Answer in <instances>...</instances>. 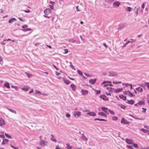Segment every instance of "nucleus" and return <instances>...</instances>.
I'll use <instances>...</instances> for the list:
<instances>
[{
	"instance_id": "obj_1",
	"label": "nucleus",
	"mask_w": 149,
	"mask_h": 149,
	"mask_svg": "<svg viewBox=\"0 0 149 149\" xmlns=\"http://www.w3.org/2000/svg\"><path fill=\"white\" fill-rule=\"evenodd\" d=\"M51 12L52 10L50 8H47L44 11V12L46 15H44V16L45 17L48 18H49L50 16H48V15L49 14H51Z\"/></svg>"
},
{
	"instance_id": "obj_2",
	"label": "nucleus",
	"mask_w": 149,
	"mask_h": 149,
	"mask_svg": "<svg viewBox=\"0 0 149 149\" xmlns=\"http://www.w3.org/2000/svg\"><path fill=\"white\" fill-rule=\"evenodd\" d=\"M81 113L80 111H75L74 112V116L75 117L77 118L81 115Z\"/></svg>"
},
{
	"instance_id": "obj_3",
	"label": "nucleus",
	"mask_w": 149,
	"mask_h": 149,
	"mask_svg": "<svg viewBox=\"0 0 149 149\" xmlns=\"http://www.w3.org/2000/svg\"><path fill=\"white\" fill-rule=\"evenodd\" d=\"M120 4V2L117 1L114 2L113 4V6L114 8L118 7Z\"/></svg>"
},
{
	"instance_id": "obj_4",
	"label": "nucleus",
	"mask_w": 149,
	"mask_h": 149,
	"mask_svg": "<svg viewBox=\"0 0 149 149\" xmlns=\"http://www.w3.org/2000/svg\"><path fill=\"white\" fill-rule=\"evenodd\" d=\"M47 142L43 140H42V139L40 140V144L41 146H44L45 145H47Z\"/></svg>"
},
{
	"instance_id": "obj_5",
	"label": "nucleus",
	"mask_w": 149,
	"mask_h": 149,
	"mask_svg": "<svg viewBox=\"0 0 149 149\" xmlns=\"http://www.w3.org/2000/svg\"><path fill=\"white\" fill-rule=\"evenodd\" d=\"M129 122L127 121L124 118H123L121 119V123L125 124H128L129 123Z\"/></svg>"
},
{
	"instance_id": "obj_6",
	"label": "nucleus",
	"mask_w": 149,
	"mask_h": 149,
	"mask_svg": "<svg viewBox=\"0 0 149 149\" xmlns=\"http://www.w3.org/2000/svg\"><path fill=\"white\" fill-rule=\"evenodd\" d=\"M4 124L5 122L4 120L1 118L0 119V125L1 127H3L4 126Z\"/></svg>"
},
{
	"instance_id": "obj_7",
	"label": "nucleus",
	"mask_w": 149,
	"mask_h": 149,
	"mask_svg": "<svg viewBox=\"0 0 149 149\" xmlns=\"http://www.w3.org/2000/svg\"><path fill=\"white\" fill-rule=\"evenodd\" d=\"M109 75L110 77H114L117 76V74L111 71L109 72Z\"/></svg>"
},
{
	"instance_id": "obj_8",
	"label": "nucleus",
	"mask_w": 149,
	"mask_h": 149,
	"mask_svg": "<svg viewBox=\"0 0 149 149\" xmlns=\"http://www.w3.org/2000/svg\"><path fill=\"white\" fill-rule=\"evenodd\" d=\"M62 79L64 82L66 84L68 85L71 82L70 81L68 80H67V79H65L64 78H62Z\"/></svg>"
},
{
	"instance_id": "obj_9",
	"label": "nucleus",
	"mask_w": 149,
	"mask_h": 149,
	"mask_svg": "<svg viewBox=\"0 0 149 149\" xmlns=\"http://www.w3.org/2000/svg\"><path fill=\"white\" fill-rule=\"evenodd\" d=\"M87 114L92 116H95L96 115V114L94 112H90L87 113Z\"/></svg>"
},
{
	"instance_id": "obj_10",
	"label": "nucleus",
	"mask_w": 149,
	"mask_h": 149,
	"mask_svg": "<svg viewBox=\"0 0 149 149\" xmlns=\"http://www.w3.org/2000/svg\"><path fill=\"white\" fill-rule=\"evenodd\" d=\"M96 79H91L89 80V83L92 84H94L95 82Z\"/></svg>"
},
{
	"instance_id": "obj_11",
	"label": "nucleus",
	"mask_w": 149,
	"mask_h": 149,
	"mask_svg": "<svg viewBox=\"0 0 149 149\" xmlns=\"http://www.w3.org/2000/svg\"><path fill=\"white\" fill-rule=\"evenodd\" d=\"M17 20V19L14 18H12L10 19L8 21V22L9 23H11L14 22L16 21Z\"/></svg>"
},
{
	"instance_id": "obj_12",
	"label": "nucleus",
	"mask_w": 149,
	"mask_h": 149,
	"mask_svg": "<svg viewBox=\"0 0 149 149\" xmlns=\"http://www.w3.org/2000/svg\"><path fill=\"white\" fill-rule=\"evenodd\" d=\"M134 101L133 100H127V103L131 104H133L134 103Z\"/></svg>"
},
{
	"instance_id": "obj_13",
	"label": "nucleus",
	"mask_w": 149,
	"mask_h": 149,
	"mask_svg": "<svg viewBox=\"0 0 149 149\" xmlns=\"http://www.w3.org/2000/svg\"><path fill=\"white\" fill-rule=\"evenodd\" d=\"M119 97L124 101L126 100L127 99L126 97L122 95H120Z\"/></svg>"
},
{
	"instance_id": "obj_14",
	"label": "nucleus",
	"mask_w": 149,
	"mask_h": 149,
	"mask_svg": "<svg viewBox=\"0 0 149 149\" xmlns=\"http://www.w3.org/2000/svg\"><path fill=\"white\" fill-rule=\"evenodd\" d=\"M125 141L128 144H132L133 143L132 140L127 139H125Z\"/></svg>"
},
{
	"instance_id": "obj_15",
	"label": "nucleus",
	"mask_w": 149,
	"mask_h": 149,
	"mask_svg": "<svg viewBox=\"0 0 149 149\" xmlns=\"http://www.w3.org/2000/svg\"><path fill=\"white\" fill-rule=\"evenodd\" d=\"M123 88H118L115 90L114 91L115 93H118L121 92L123 91Z\"/></svg>"
},
{
	"instance_id": "obj_16",
	"label": "nucleus",
	"mask_w": 149,
	"mask_h": 149,
	"mask_svg": "<svg viewBox=\"0 0 149 149\" xmlns=\"http://www.w3.org/2000/svg\"><path fill=\"white\" fill-rule=\"evenodd\" d=\"M81 91L82 95H86L88 94V91H87L82 90Z\"/></svg>"
},
{
	"instance_id": "obj_17",
	"label": "nucleus",
	"mask_w": 149,
	"mask_h": 149,
	"mask_svg": "<svg viewBox=\"0 0 149 149\" xmlns=\"http://www.w3.org/2000/svg\"><path fill=\"white\" fill-rule=\"evenodd\" d=\"M137 8L136 10L135 11V13L136 14V15L137 16L138 15V12H139V10L140 9V7L139 6H138L137 7L136 6L135 7V8Z\"/></svg>"
},
{
	"instance_id": "obj_18",
	"label": "nucleus",
	"mask_w": 149,
	"mask_h": 149,
	"mask_svg": "<svg viewBox=\"0 0 149 149\" xmlns=\"http://www.w3.org/2000/svg\"><path fill=\"white\" fill-rule=\"evenodd\" d=\"M101 98L104 100L106 101L108 100V98L104 95L100 96Z\"/></svg>"
},
{
	"instance_id": "obj_19",
	"label": "nucleus",
	"mask_w": 149,
	"mask_h": 149,
	"mask_svg": "<svg viewBox=\"0 0 149 149\" xmlns=\"http://www.w3.org/2000/svg\"><path fill=\"white\" fill-rule=\"evenodd\" d=\"M22 89L25 91H27L29 89V88L28 86H25L22 88Z\"/></svg>"
},
{
	"instance_id": "obj_20",
	"label": "nucleus",
	"mask_w": 149,
	"mask_h": 149,
	"mask_svg": "<svg viewBox=\"0 0 149 149\" xmlns=\"http://www.w3.org/2000/svg\"><path fill=\"white\" fill-rule=\"evenodd\" d=\"M71 87L72 88V90L74 91H76V86L74 84H71Z\"/></svg>"
},
{
	"instance_id": "obj_21",
	"label": "nucleus",
	"mask_w": 149,
	"mask_h": 149,
	"mask_svg": "<svg viewBox=\"0 0 149 149\" xmlns=\"http://www.w3.org/2000/svg\"><path fill=\"white\" fill-rule=\"evenodd\" d=\"M106 89L108 90H109V91H111L112 92L114 91H115V89L111 87H107V88Z\"/></svg>"
},
{
	"instance_id": "obj_22",
	"label": "nucleus",
	"mask_w": 149,
	"mask_h": 149,
	"mask_svg": "<svg viewBox=\"0 0 149 149\" xmlns=\"http://www.w3.org/2000/svg\"><path fill=\"white\" fill-rule=\"evenodd\" d=\"M81 138L85 141H87L88 139L84 135V134H82V136L81 137Z\"/></svg>"
},
{
	"instance_id": "obj_23",
	"label": "nucleus",
	"mask_w": 149,
	"mask_h": 149,
	"mask_svg": "<svg viewBox=\"0 0 149 149\" xmlns=\"http://www.w3.org/2000/svg\"><path fill=\"white\" fill-rule=\"evenodd\" d=\"M101 109L102 110L104 111L105 113L107 112V108L104 107H101Z\"/></svg>"
},
{
	"instance_id": "obj_24",
	"label": "nucleus",
	"mask_w": 149,
	"mask_h": 149,
	"mask_svg": "<svg viewBox=\"0 0 149 149\" xmlns=\"http://www.w3.org/2000/svg\"><path fill=\"white\" fill-rule=\"evenodd\" d=\"M8 140L7 139H3V142L2 143V144H5L7 143L8 141Z\"/></svg>"
},
{
	"instance_id": "obj_25",
	"label": "nucleus",
	"mask_w": 149,
	"mask_h": 149,
	"mask_svg": "<svg viewBox=\"0 0 149 149\" xmlns=\"http://www.w3.org/2000/svg\"><path fill=\"white\" fill-rule=\"evenodd\" d=\"M136 90L138 91L142 92L143 91V89L140 87H139L136 88Z\"/></svg>"
},
{
	"instance_id": "obj_26",
	"label": "nucleus",
	"mask_w": 149,
	"mask_h": 149,
	"mask_svg": "<svg viewBox=\"0 0 149 149\" xmlns=\"http://www.w3.org/2000/svg\"><path fill=\"white\" fill-rule=\"evenodd\" d=\"M6 109H8V110L11 112L12 113H14L15 114H16L17 113L15 111L13 110L12 109H10L9 108L7 107Z\"/></svg>"
},
{
	"instance_id": "obj_27",
	"label": "nucleus",
	"mask_w": 149,
	"mask_h": 149,
	"mask_svg": "<svg viewBox=\"0 0 149 149\" xmlns=\"http://www.w3.org/2000/svg\"><path fill=\"white\" fill-rule=\"evenodd\" d=\"M4 86L8 88H10L9 84L7 82L5 83L4 84Z\"/></svg>"
},
{
	"instance_id": "obj_28",
	"label": "nucleus",
	"mask_w": 149,
	"mask_h": 149,
	"mask_svg": "<svg viewBox=\"0 0 149 149\" xmlns=\"http://www.w3.org/2000/svg\"><path fill=\"white\" fill-rule=\"evenodd\" d=\"M127 95L130 97H132L135 96V95H134L132 93L129 91H128Z\"/></svg>"
},
{
	"instance_id": "obj_29",
	"label": "nucleus",
	"mask_w": 149,
	"mask_h": 149,
	"mask_svg": "<svg viewBox=\"0 0 149 149\" xmlns=\"http://www.w3.org/2000/svg\"><path fill=\"white\" fill-rule=\"evenodd\" d=\"M94 120H98L101 121H106V120L104 119H100V118H95V119H94Z\"/></svg>"
},
{
	"instance_id": "obj_30",
	"label": "nucleus",
	"mask_w": 149,
	"mask_h": 149,
	"mask_svg": "<svg viewBox=\"0 0 149 149\" xmlns=\"http://www.w3.org/2000/svg\"><path fill=\"white\" fill-rule=\"evenodd\" d=\"M138 104L139 105H142L144 104V102L142 101H140L138 103Z\"/></svg>"
},
{
	"instance_id": "obj_31",
	"label": "nucleus",
	"mask_w": 149,
	"mask_h": 149,
	"mask_svg": "<svg viewBox=\"0 0 149 149\" xmlns=\"http://www.w3.org/2000/svg\"><path fill=\"white\" fill-rule=\"evenodd\" d=\"M98 114L103 116H106V114H105V113L103 112H99L98 113Z\"/></svg>"
},
{
	"instance_id": "obj_32",
	"label": "nucleus",
	"mask_w": 149,
	"mask_h": 149,
	"mask_svg": "<svg viewBox=\"0 0 149 149\" xmlns=\"http://www.w3.org/2000/svg\"><path fill=\"white\" fill-rule=\"evenodd\" d=\"M51 135L52 136V137L51 139V140L53 141H54V142H56V139L54 137L53 135L52 134H51Z\"/></svg>"
},
{
	"instance_id": "obj_33",
	"label": "nucleus",
	"mask_w": 149,
	"mask_h": 149,
	"mask_svg": "<svg viewBox=\"0 0 149 149\" xmlns=\"http://www.w3.org/2000/svg\"><path fill=\"white\" fill-rule=\"evenodd\" d=\"M31 29L30 28H28L25 29H22V30L24 32H26L28 31L31 30Z\"/></svg>"
},
{
	"instance_id": "obj_34",
	"label": "nucleus",
	"mask_w": 149,
	"mask_h": 149,
	"mask_svg": "<svg viewBox=\"0 0 149 149\" xmlns=\"http://www.w3.org/2000/svg\"><path fill=\"white\" fill-rule=\"evenodd\" d=\"M132 8L130 7H128L126 8V10L127 11L130 12L132 10Z\"/></svg>"
},
{
	"instance_id": "obj_35",
	"label": "nucleus",
	"mask_w": 149,
	"mask_h": 149,
	"mask_svg": "<svg viewBox=\"0 0 149 149\" xmlns=\"http://www.w3.org/2000/svg\"><path fill=\"white\" fill-rule=\"evenodd\" d=\"M109 112L111 114L114 115H115V113L112 110H111L110 109H108V110Z\"/></svg>"
},
{
	"instance_id": "obj_36",
	"label": "nucleus",
	"mask_w": 149,
	"mask_h": 149,
	"mask_svg": "<svg viewBox=\"0 0 149 149\" xmlns=\"http://www.w3.org/2000/svg\"><path fill=\"white\" fill-rule=\"evenodd\" d=\"M5 135L6 137L10 139H11L12 138L11 136L10 135H9L8 134L5 133Z\"/></svg>"
},
{
	"instance_id": "obj_37",
	"label": "nucleus",
	"mask_w": 149,
	"mask_h": 149,
	"mask_svg": "<svg viewBox=\"0 0 149 149\" xmlns=\"http://www.w3.org/2000/svg\"><path fill=\"white\" fill-rule=\"evenodd\" d=\"M132 42V41H128L123 46V47H125L127 45V44H128L129 43H130V42Z\"/></svg>"
},
{
	"instance_id": "obj_38",
	"label": "nucleus",
	"mask_w": 149,
	"mask_h": 149,
	"mask_svg": "<svg viewBox=\"0 0 149 149\" xmlns=\"http://www.w3.org/2000/svg\"><path fill=\"white\" fill-rule=\"evenodd\" d=\"M141 130L143 131L145 133H147V132L148 131L147 130L145 129H141Z\"/></svg>"
},
{
	"instance_id": "obj_39",
	"label": "nucleus",
	"mask_w": 149,
	"mask_h": 149,
	"mask_svg": "<svg viewBox=\"0 0 149 149\" xmlns=\"http://www.w3.org/2000/svg\"><path fill=\"white\" fill-rule=\"evenodd\" d=\"M66 145L67 146L66 148H67L68 149H71V148H72V147L69 146V144H66Z\"/></svg>"
},
{
	"instance_id": "obj_40",
	"label": "nucleus",
	"mask_w": 149,
	"mask_h": 149,
	"mask_svg": "<svg viewBox=\"0 0 149 149\" xmlns=\"http://www.w3.org/2000/svg\"><path fill=\"white\" fill-rule=\"evenodd\" d=\"M107 3H110L112 2L113 0H104Z\"/></svg>"
},
{
	"instance_id": "obj_41",
	"label": "nucleus",
	"mask_w": 149,
	"mask_h": 149,
	"mask_svg": "<svg viewBox=\"0 0 149 149\" xmlns=\"http://www.w3.org/2000/svg\"><path fill=\"white\" fill-rule=\"evenodd\" d=\"M78 73L80 75L82 76L83 74L82 72L79 70H78L77 71Z\"/></svg>"
},
{
	"instance_id": "obj_42",
	"label": "nucleus",
	"mask_w": 149,
	"mask_h": 149,
	"mask_svg": "<svg viewBox=\"0 0 149 149\" xmlns=\"http://www.w3.org/2000/svg\"><path fill=\"white\" fill-rule=\"evenodd\" d=\"M118 117L116 116H113L112 117V119L113 120H118Z\"/></svg>"
},
{
	"instance_id": "obj_43",
	"label": "nucleus",
	"mask_w": 149,
	"mask_h": 149,
	"mask_svg": "<svg viewBox=\"0 0 149 149\" xmlns=\"http://www.w3.org/2000/svg\"><path fill=\"white\" fill-rule=\"evenodd\" d=\"M127 147L129 148L130 149H134L133 148V146H128V145H127Z\"/></svg>"
},
{
	"instance_id": "obj_44",
	"label": "nucleus",
	"mask_w": 149,
	"mask_h": 149,
	"mask_svg": "<svg viewBox=\"0 0 149 149\" xmlns=\"http://www.w3.org/2000/svg\"><path fill=\"white\" fill-rule=\"evenodd\" d=\"M18 19L21 21L22 22H24L26 21L25 19H23L21 17H19Z\"/></svg>"
},
{
	"instance_id": "obj_45",
	"label": "nucleus",
	"mask_w": 149,
	"mask_h": 149,
	"mask_svg": "<svg viewBox=\"0 0 149 149\" xmlns=\"http://www.w3.org/2000/svg\"><path fill=\"white\" fill-rule=\"evenodd\" d=\"M120 107L123 109H125L126 108V107L123 104L120 105Z\"/></svg>"
},
{
	"instance_id": "obj_46",
	"label": "nucleus",
	"mask_w": 149,
	"mask_h": 149,
	"mask_svg": "<svg viewBox=\"0 0 149 149\" xmlns=\"http://www.w3.org/2000/svg\"><path fill=\"white\" fill-rule=\"evenodd\" d=\"M146 86L149 89V83L148 82H146L145 83Z\"/></svg>"
},
{
	"instance_id": "obj_47",
	"label": "nucleus",
	"mask_w": 149,
	"mask_h": 149,
	"mask_svg": "<svg viewBox=\"0 0 149 149\" xmlns=\"http://www.w3.org/2000/svg\"><path fill=\"white\" fill-rule=\"evenodd\" d=\"M2 133L3 134L1 135H0V137L3 139L5 138V136L3 134L4 133L3 132H2Z\"/></svg>"
},
{
	"instance_id": "obj_48",
	"label": "nucleus",
	"mask_w": 149,
	"mask_h": 149,
	"mask_svg": "<svg viewBox=\"0 0 149 149\" xmlns=\"http://www.w3.org/2000/svg\"><path fill=\"white\" fill-rule=\"evenodd\" d=\"M95 91H96V94H99L100 92V90H95Z\"/></svg>"
},
{
	"instance_id": "obj_49",
	"label": "nucleus",
	"mask_w": 149,
	"mask_h": 149,
	"mask_svg": "<svg viewBox=\"0 0 149 149\" xmlns=\"http://www.w3.org/2000/svg\"><path fill=\"white\" fill-rule=\"evenodd\" d=\"M3 63V59L1 57H0V64L2 65Z\"/></svg>"
},
{
	"instance_id": "obj_50",
	"label": "nucleus",
	"mask_w": 149,
	"mask_h": 149,
	"mask_svg": "<svg viewBox=\"0 0 149 149\" xmlns=\"http://www.w3.org/2000/svg\"><path fill=\"white\" fill-rule=\"evenodd\" d=\"M28 27V25H24L22 26V27L23 29L26 28Z\"/></svg>"
},
{
	"instance_id": "obj_51",
	"label": "nucleus",
	"mask_w": 149,
	"mask_h": 149,
	"mask_svg": "<svg viewBox=\"0 0 149 149\" xmlns=\"http://www.w3.org/2000/svg\"><path fill=\"white\" fill-rule=\"evenodd\" d=\"M66 116L67 118H69L70 117V115L69 113H67L66 114Z\"/></svg>"
},
{
	"instance_id": "obj_52",
	"label": "nucleus",
	"mask_w": 149,
	"mask_h": 149,
	"mask_svg": "<svg viewBox=\"0 0 149 149\" xmlns=\"http://www.w3.org/2000/svg\"><path fill=\"white\" fill-rule=\"evenodd\" d=\"M35 92H36V93L37 94H42L41 92L39 91H35Z\"/></svg>"
},
{
	"instance_id": "obj_53",
	"label": "nucleus",
	"mask_w": 149,
	"mask_h": 149,
	"mask_svg": "<svg viewBox=\"0 0 149 149\" xmlns=\"http://www.w3.org/2000/svg\"><path fill=\"white\" fill-rule=\"evenodd\" d=\"M26 74L27 75V76H28V77L29 78V77H30L31 76H32V75L31 74H29V73H26Z\"/></svg>"
},
{
	"instance_id": "obj_54",
	"label": "nucleus",
	"mask_w": 149,
	"mask_h": 149,
	"mask_svg": "<svg viewBox=\"0 0 149 149\" xmlns=\"http://www.w3.org/2000/svg\"><path fill=\"white\" fill-rule=\"evenodd\" d=\"M142 109L143 110L142 111V112L145 113L146 112V109L145 108H143Z\"/></svg>"
},
{
	"instance_id": "obj_55",
	"label": "nucleus",
	"mask_w": 149,
	"mask_h": 149,
	"mask_svg": "<svg viewBox=\"0 0 149 149\" xmlns=\"http://www.w3.org/2000/svg\"><path fill=\"white\" fill-rule=\"evenodd\" d=\"M84 74L86 76L88 77H91V76L90 75V74H87L85 73H84Z\"/></svg>"
},
{
	"instance_id": "obj_56",
	"label": "nucleus",
	"mask_w": 149,
	"mask_h": 149,
	"mask_svg": "<svg viewBox=\"0 0 149 149\" xmlns=\"http://www.w3.org/2000/svg\"><path fill=\"white\" fill-rule=\"evenodd\" d=\"M137 145H138L136 144H133L132 146H133L135 148H137Z\"/></svg>"
},
{
	"instance_id": "obj_57",
	"label": "nucleus",
	"mask_w": 149,
	"mask_h": 149,
	"mask_svg": "<svg viewBox=\"0 0 149 149\" xmlns=\"http://www.w3.org/2000/svg\"><path fill=\"white\" fill-rule=\"evenodd\" d=\"M64 50L65 51V52H64V53L66 54L68 52V50L67 49H64Z\"/></svg>"
},
{
	"instance_id": "obj_58",
	"label": "nucleus",
	"mask_w": 149,
	"mask_h": 149,
	"mask_svg": "<svg viewBox=\"0 0 149 149\" xmlns=\"http://www.w3.org/2000/svg\"><path fill=\"white\" fill-rule=\"evenodd\" d=\"M128 91H125V92H124L123 93H124V95H127L128 92Z\"/></svg>"
},
{
	"instance_id": "obj_59",
	"label": "nucleus",
	"mask_w": 149,
	"mask_h": 149,
	"mask_svg": "<svg viewBox=\"0 0 149 149\" xmlns=\"http://www.w3.org/2000/svg\"><path fill=\"white\" fill-rule=\"evenodd\" d=\"M103 45L105 48H107L108 47V46L105 43H104Z\"/></svg>"
},
{
	"instance_id": "obj_60",
	"label": "nucleus",
	"mask_w": 149,
	"mask_h": 149,
	"mask_svg": "<svg viewBox=\"0 0 149 149\" xmlns=\"http://www.w3.org/2000/svg\"><path fill=\"white\" fill-rule=\"evenodd\" d=\"M50 8L52 9H53L54 8V7L52 5H50Z\"/></svg>"
},
{
	"instance_id": "obj_61",
	"label": "nucleus",
	"mask_w": 149,
	"mask_h": 149,
	"mask_svg": "<svg viewBox=\"0 0 149 149\" xmlns=\"http://www.w3.org/2000/svg\"><path fill=\"white\" fill-rule=\"evenodd\" d=\"M70 66L71 67V68L74 70H75V68L74 67V66L73 65H70Z\"/></svg>"
},
{
	"instance_id": "obj_62",
	"label": "nucleus",
	"mask_w": 149,
	"mask_h": 149,
	"mask_svg": "<svg viewBox=\"0 0 149 149\" xmlns=\"http://www.w3.org/2000/svg\"><path fill=\"white\" fill-rule=\"evenodd\" d=\"M33 92V89H32L31 90V91L29 92V94H31Z\"/></svg>"
},
{
	"instance_id": "obj_63",
	"label": "nucleus",
	"mask_w": 149,
	"mask_h": 149,
	"mask_svg": "<svg viewBox=\"0 0 149 149\" xmlns=\"http://www.w3.org/2000/svg\"><path fill=\"white\" fill-rule=\"evenodd\" d=\"M50 3L51 4H52V5H54V4L55 2H54L52 1H50Z\"/></svg>"
},
{
	"instance_id": "obj_64",
	"label": "nucleus",
	"mask_w": 149,
	"mask_h": 149,
	"mask_svg": "<svg viewBox=\"0 0 149 149\" xmlns=\"http://www.w3.org/2000/svg\"><path fill=\"white\" fill-rule=\"evenodd\" d=\"M144 127L146 129H147L148 130L149 129V126H144Z\"/></svg>"
}]
</instances>
